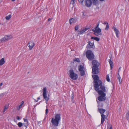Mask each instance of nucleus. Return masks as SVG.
<instances>
[{
    "instance_id": "obj_3",
    "label": "nucleus",
    "mask_w": 129,
    "mask_h": 129,
    "mask_svg": "<svg viewBox=\"0 0 129 129\" xmlns=\"http://www.w3.org/2000/svg\"><path fill=\"white\" fill-rule=\"evenodd\" d=\"M99 89L98 91V93H106V92L107 91L106 90L105 87L104 85L102 84V82L101 81H99Z\"/></svg>"
},
{
    "instance_id": "obj_25",
    "label": "nucleus",
    "mask_w": 129,
    "mask_h": 129,
    "mask_svg": "<svg viewBox=\"0 0 129 129\" xmlns=\"http://www.w3.org/2000/svg\"><path fill=\"white\" fill-rule=\"evenodd\" d=\"M8 106L7 105H6L4 107V110L3 111V113L4 112H5L7 110V109L8 108Z\"/></svg>"
},
{
    "instance_id": "obj_51",
    "label": "nucleus",
    "mask_w": 129,
    "mask_h": 129,
    "mask_svg": "<svg viewBox=\"0 0 129 129\" xmlns=\"http://www.w3.org/2000/svg\"><path fill=\"white\" fill-rule=\"evenodd\" d=\"M26 127H27V126H25Z\"/></svg>"
},
{
    "instance_id": "obj_5",
    "label": "nucleus",
    "mask_w": 129,
    "mask_h": 129,
    "mask_svg": "<svg viewBox=\"0 0 129 129\" xmlns=\"http://www.w3.org/2000/svg\"><path fill=\"white\" fill-rule=\"evenodd\" d=\"M68 74L72 79L75 80L78 78V75L75 73L73 70L71 69L69 70L68 72Z\"/></svg>"
},
{
    "instance_id": "obj_7",
    "label": "nucleus",
    "mask_w": 129,
    "mask_h": 129,
    "mask_svg": "<svg viewBox=\"0 0 129 129\" xmlns=\"http://www.w3.org/2000/svg\"><path fill=\"white\" fill-rule=\"evenodd\" d=\"M98 93L99 95L100 96L98 97V100H96V101L98 103L99 102L98 101H103L106 100V93Z\"/></svg>"
},
{
    "instance_id": "obj_30",
    "label": "nucleus",
    "mask_w": 129,
    "mask_h": 129,
    "mask_svg": "<svg viewBox=\"0 0 129 129\" xmlns=\"http://www.w3.org/2000/svg\"><path fill=\"white\" fill-rule=\"evenodd\" d=\"M17 124L19 127H21L23 125L22 123L21 122H19Z\"/></svg>"
},
{
    "instance_id": "obj_16",
    "label": "nucleus",
    "mask_w": 129,
    "mask_h": 129,
    "mask_svg": "<svg viewBox=\"0 0 129 129\" xmlns=\"http://www.w3.org/2000/svg\"><path fill=\"white\" fill-rule=\"evenodd\" d=\"M94 46L93 43H91L90 42H89L88 44H87L86 46V48H93Z\"/></svg>"
},
{
    "instance_id": "obj_15",
    "label": "nucleus",
    "mask_w": 129,
    "mask_h": 129,
    "mask_svg": "<svg viewBox=\"0 0 129 129\" xmlns=\"http://www.w3.org/2000/svg\"><path fill=\"white\" fill-rule=\"evenodd\" d=\"M77 20V18H75L70 19L69 20L70 23L71 24L72 23H75L76 22Z\"/></svg>"
},
{
    "instance_id": "obj_2",
    "label": "nucleus",
    "mask_w": 129,
    "mask_h": 129,
    "mask_svg": "<svg viewBox=\"0 0 129 129\" xmlns=\"http://www.w3.org/2000/svg\"><path fill=\"white\" fill-rule=\"evenodd\" d=\"M61 117L60 114H56L55 115V118H52L51 122L52 124L54 126H58L59 122L60 120Z\"/></svg>"
},
{
    "instance_id": "obj_18",
    "label": "nucleus",
    "mask_w": 129,
    "mask_h": 129,
    "mask_svg": "<svg viewBox=\"0 0 129 129\" xmlns=\"http://www.w3.org/2000/svg\"><path fill=\"white\" fill-rule=\"evenodd\" d=\"M6 41L10 40L12 38V36L11 35H8L5 36L4 37Z\"/></svg>"
},
{
    "instance_id": "obj_32",
    "label": "nucleus",
    "mask_w": 129,
    "mask_h": 129,
    "mask_svg": "<svg viewBox=\"0 0 129 129\" xmlns=\"http://www.w3.org/2000/svg\"><path fill=\"white\" fill-rule=\"evenodd\" d=\"M75 0H72L71 2V4L73 5L75 3Z\"/></svg>"
},
{
    "instance_id": "obj_36",
    "label": "nucleus",
    "mask_w": 129,
    "mask_h": 129,
    "mask_svg": "<svg viewBox=\"0 0 129 129\" xmlns=\"http://www.w3.org/2000/svg\"><path fill=\"white\" fill-rule=\"evenodd\" d=\"M23 119L24 120V122H26V124H27L28 123L27 120V119H24V118H23Z\"/></svg>"
},
{
    "instance_id": "obj_11",
    "label": "nucleus",
    "mask_w": 129,
    "mask_h": 129,
    "mask_svg": "<svg viewBox=\"0 0 129 129\" xmlns=\"http://www.w3.org/2000/svg\"><path fill=\"white\" fill-rule=\"evenodd\" d=\"M85 5L88 7H90L91 6L92 3L91 0H85Z\"/></svg>"
},
{
    "instance_id": "obj_21",
    "label": "nucleus",
    "mask_w": 129,
    "mask_h": 129,
    "mask_svg": "<svg viewBox=\"0 0 129 129\" xmlns=\"http://www.w3.org/2000/svg\"><path fill=\"white\" fill-rule=\"evenodd\" d=\"M5 60L4 58H2L0 60V65L2 66L5 63Z\"/></svg>"
},
{
    "instance_id": "obj_24",
    "label": "nucleus",
    "mask_w": 129,
    "mask_h": 129,
    "mask_svg": "<svg viewBox=\"0 0 129 129\" xmlns=\"http://www.w3.org/2000/svg\"><path fill=\"white\" fill-rule=\"evenodd\" d=\"M73 61H76L78 62H80V60L78 58H75L73 59Z\"/></svg>"
},
{
    "instance_id": "obj_38",
    "label": "nucleus",
    "mask_w": 129,
    "mask_h": 129,
    "mask_svg": "<svg viewBox=\"0 0 129 129\" xmlns=\"http://www.w3.org/2000/svg\"><path fill=\"white\" fill-rule=\"evenodd\" d=\"M99 23H97V25L96 27L95 28V29L100 28H99Z\"/></svg>"
},
{
    "instance_id": "obj_50",
    "label": "nucleus",
    "mask_w": 129,
    "mask_h": 129,
    "mask_svg": "<svg viewBox=\"0 0 129 129\" xmlns=\"http://www.w3.org/2000/svg\"><path fill=\"white\" fill-rule=\"evenodd\" d=\"M104 24H106V22H105V23H104Z\"/></svg>"
},
{
    "instance_id": "obj_9",
    "label": "nucleus",
    "mask_w": 129,
    "mask_h": 129,
    "mask_svg": "<svg viewBox=\"0 0 129 129\" xmlns=\"http://www.w3.org/2000/svg\"><path fill=\"white\" fill-rule=\"evenodd\" d=\"M43 95L44 99L46 101V103L49 100V98L47 95V88L46 87H44L43 89Z\"/></svg>"
},
{
    "instance_id": "obj_4",
    "label": "nucleus",
    "mask_w": 129,
    "mask_h": 129,
    "mask_svg": "<svg viewBox=\"0 0 129 129\" xmlns=\"http://www.w3.org/2000/svg\"><path fill=\"white\" fill-rule=\"evenodd\" d=\"M92 77L94 80V89L96 90H98L99 89V81L101 80H99V77L97 75H92Z\"/></svg>"
},
{
    "instance_id": "obj_22",
    "label": "nucleus",
    "mask_w": 129,
    "mask_h": 129,
    "mask_svg": "<svg viewBox=\"0 0 129 129\" xmlns=\"http://www.w3.org/2000/svg\"><path fill=\"white\" fill-rule=\"evenodd\" d=\"M109 62L110 64L111 68L112 69L113 66V63L112 61H111V59L109 60Z\"/></svg>"
},
{
    "instance_id": "obj_13",
    "label": "nucleus",
    "mask_w": 129,
    "mask_h": 129,
    "mask_svg": "<svg viewBox=\"0 0 129 129\" xmlns=\"http://www.w3.org/2000/svg\"><path fill=\"white\" fill-rule=\"evenodd\" d=\"M88 28H83L82 29L81 31H78V34L79 35L83 34L85 31L88 29Z\"/></svg>"
},
{
    "instance_id": "obj_19",
    "label": "nucleus",
    "mask_w": 129,
    "mask_h": 129,
    "mask_svg": "<svg viewBox=\"0 0 129 129\" xmlns=\"http://www.w3.org/2000/svg\"><path fill=\"white\" fill-rule=\"evenodd\" d=\"M93 4L94 5L96 6L98 4V0H91Z\"/></svg>"
},
{
    "instance_id": "obj_44",
    "label": "nucleus",
    "mask_w": 129,
    "mask_h": 129,
    "mask_svg": "<svg viewBox=\"0 0 129 129\" xmlns=\"http://www.w3.org/2000/svg\"><path fill=\"white\" fill-rule=\"evenodd\" d=\"M3 83H1L0 84V86H2V85H3Z\"/></svg>"
},
{
    "instance_id": "obj_14",
    "label": "nucleus",
    "mask_w": 129,
    "mask_h": 129,
    "mask_svg": "<svg viewBox=\"0 0 129 129\" xmlns=\"http://www.w3.org/2000/svg\"><path fill=\"white\" fill-rule=\"evenodd\" d=\"M113 29L114 30V31L116 34V37L118 38L119 37V30L115 27H114L113 28Z\"/></svg>"
},
{
    "instance_id": "obj_48",
    "label": "nucleus",
    "mask_w": 129,
    "mask_h": 129,
    "mask_svg": "<svg viewBox=\"0 0 129 129\" xmlns=\"http://www.w3.org/2000/svg\"><path fill=\"white\" fill-rule=\"evenodd\" d=\"M12 1H15V0H11Z\"/></svg>"
},
{
    "instance_id": "obj_20",
    "label": "nucleus",
    "mask_w": 129,
    "mask_h": 129,
    "mask_svg": "<svg viewBox=\"0 0 129 129\" xmlns=\"http://www.w3.org/2000/svg\"><path fill=\"white\" fill-rule=\"evenodd\" d=\"M99 110L100 113L101 114H103L106 111V110L105 109H102V108H101V109L99 108Z\"/></svg>"
},
{
    "instance_id": "obj_47",
    "label": "nucleus",
    "mask_w": 129,
    "mask_h": 129,
    "mask_svg": "<svg viewBox=\"0 0 129 129\" xmlns=\"http://www.w3.org/2000/svg\"><path fill=\"white\" fill-rule=\"evenodd\" d=\"M104 0H100V1H104Z\"/></svg>"
},
{
    "instance_id": "obj_35",
    "label": "nucleus",
    "mask_w": 129,
    "mask_h": 129,
    "mask_svg": "<svg viewBox=\"0 0 129 129\" xmlns=\"http://www.w3.org/2000/svg\"><path fill=\"white\" fill-rule=\"evenodd\" d=\"M109 28V26L108 25V23H107V24L106 25V27L105 28V29L106 30H107Z\"/></svg>"
},
{
    "instance_id": "obj_23",
    "label": "nucleus",
    "mask_w": 129,
    "mask_h": 129,
    "mask_svg": "<svg viewBox=\"0 0 129 129\" xmlns=\"http://www.w3.org/2000/svg\"><path fill=\"white\" fill-rule=\"evenodd\" d=\"M91 39H92L94 40L97 41H99L100 40V38L96 37H91Z\"/></svg>"
},
{
    "instance_id": "obj_31",
    "label": "nucleus",
    "mask_w": 129,
    "mask_h": 129,
    "mask_svg": "<svg viewBox=\"0 0 129 129\" xmlns=\"http://www.w3.org/2000/svg\"><path fill=\"white\" fill-rule=\"evenodd\" d=\"M46 107L47 109L46 110L45 112V115H46V116L47 115V113H48V108H47V106H46Z\"/></svg>"
},
{
    "instance_id": "obj_41",
    "label": "nucleus",
    "mask_w": 129,
    "mask_h": 129,
    "mask_svg": "<svg viewBox=\"0 0 129 129\" xmlns=\"http://www.w3.org/2000/svg\"><path fill=\"white\" fill-rule=\"evenodd\" d=\"M16 119L17 120H20V118H19V117L18 116H16Z\"/></svg>"
},
{
    "instance_id": "obj_46",
    "label": "nucleus",
    "mask_w": 129,
    "mask_h": 129,
    "mask_svg": "<svg viewBox=\"0 0 129 129\" xmlns=\"http://www.w3.org/2000/svg\"><path fill=\"white\" fill-rule=\"evenodd\" d=\"M34 100H35V102H37L38 101V100H36V99H35Z\"/></svg>"
},
{
    "instance_id": "obj_29",
    "label": "nucleus",
    "mask_w": 129,
    "mask_h": 129,
    "mask_svg": "<svg viewBox=\"0 0 129 129\" xmlns=\"http://www.w3.org/2000/svg\"><path fill=\"white\" fill-rule=\"evenodd\" d=\"M106 79L107 80L108 82L110 81V79H109V75L108 74L106 76Z\"/></svg>"
},
{
    "instance_id": "obj_12",
    "label": "nucleus",
    "mask_w": 129,
    "mask_h": 129,
    "mask_svg": "<svg viewBox=\"0 0 129 129\" xmlns=\"http://www.w3.org/2000/svg\"><path fill=\"white\" fill-rule=\"evenodd\" d=\"M35 45V44L32 41H31L29 42L27 45L29 47V49L30 50H31Z\"/></svg>"
},
{
    "instance_id": "obj_42",
    "label": "nucleus",
    "mask_w": 129,
    "mask_h": 129,
    "mask_svg": "<svg viewBox=\"0 0 129 129\" xmlns=\"http://www.w3.org/2000/svg\"><path fill=\"white\" fill-rule=\"evenodd\" d=\"M52 18H49L48 19V21H50V20H52Z\"/></svg>"
},
{
    "instance_id": "obj_17",
    "label": "nucleus",
    "mask_w": 129,
    "mask_h": 129,
    "mask_svg": "<svg viewBox=\"0 0 129 129\" xmlns=\"http://www.w3.org/2000/svg\"><path fill=\"white\" fill-rule=\"evenodd\" d=\"M101 125L102 124L104 121L105 118V116L104 114H102L101 115Z\"/></svg>"
},
{
    "instance_id": "obj_28",
    "label": "nucleus",
    "mask_w": 129,
    "mask_h": 129,
    "mask_svg": "<svg viewBox=\"0 0 129 129\" xmlns=\"http://www.w3.org/2000/svg\"><path fill=\"white\" fill-rule=\"evenodd\" d=\"M6 40L5 39L4 37L3 38H2L0 40V43H2L4 42L5 41H6Z\"/></svg>"
},
{
    "instance_id": "obj_34",
    "label": "nucleus",
    "mask_w": 129,
    "mask_h": 129,
    "mask_svg": "<svg viewBox=\"0 0 129 129\" xmlns=\"http://www.w3.org/2000/svg\"><path fill=\"white\" fill-rule=\"evenodd\" d=\"M22 106L21 105H20L19 106H18L17 107V109L18 110H19L22 107Z\"/></svg>"
},
{
    "instance_id": "obj_37",
    "label": "nucleus",
    "mask_w": 129,
    "mask_h": 129,
    "mask_svg": "<svg viewBox=\"0 0 129 129\" xmlns=\"http://www.w3.org/2000/svg\"><path fill=\"white\" fill-rule=\"evenodd\" d=\"M79 2L80 3H81V4H82L84 0H78Z\"/></svg>"
},
{
    "instance_id": "obj_10",
    "label": "nucleus",
    "mask_w": 129,
    "mask_h": 129,
    "mask_svg": "<svg viewBox=\"0 0 129 129\" xmlns=\"http://www.w3.org/2000/svg\"><path fill=\"white\" fill-rule=\"evenodd\" d=\"M92 30L94 32V34L96 36H98L101 35V30L100 28L93 29H92Z\"/></svg>"
},
{
    "instance_id": "obj_33",
    "label": "nucleus",
    "mask_w": 129,
    "mask_h": 129,
    "mask_svg": "<svg viewBox=\"0 0 129 129\" xmlns=\"http://www.w3.org/2000/svg\"><path fill=\"white\" fill-rule=\"evenodd\" d=\"M79 28V26L77 25L75 27V30H77Z\"/></svg>"
},
{
    "instance_id": "obj_8",
    "label": "nucleus",
    "mask_w": 129,
    "mask_h": 129,
    "mask_svg": "<svg viewBox=\"0 0 129 129\" xmlns=\"http://www.w3.org/2000/svg\"><path fill=\"white\" fill-rule=\"evenodd\" d=\"M78 70L80 72V75L82 76H84L85 74V69L84 66L80 65L78 66Z\"/></svg>"
},
{
    "instance_id": "obj_43",
    "label": "nucleus",
    "mask_w": 129,
    "mask_h": 129,
    "mask_svg": "<svg viewBox=\"0 0 129 129\" xmlns=\"http://www.w3.org/2000/svg\"><path fill=\"white\" fill-rule=\"evenodd\" d=\"M4 93H1L0 94V95L1 96H4Z\"/></svg>"
},
{
    "instance_id": "obj_1",
    "label": "nucleus",
    "mask_w": 129,
    "mask_h": 129,
    "mask_svg": "<svg viewBox=\"0 0 129 129\" xmlns=\"http://www.w3.org/2000/svg\"><path fill=\"white\" fill-rule=\"evenodd\" d=\"M93 66L92 67V72L93 74H97L99 73V63L96 60H93L92 62Z\"/></svg>"
},
{
    "instance_id": "obj_39",
    "label": "nucleus",
    "mask_w": 129,
    "mask_h": 129,
    "mask_svg": "<svg viewBox=\"0 0 129 129\" xmlns=\"http://www.w3.org/2000/svg\"><path fill=\"white\" fill-rule=\"evenodd\" d=\"M129 112H127V113H126V117H128V116H129Z\"/></svg>"
},
{
    "instance_id": "obj_45",
    "label": "nucleus",
    "mask_w": 129,
    "mask_h": 129,
    "mask_svg": "<svg viewBox=\"0 0 129 129\" xmlns=\"http://www.w3.org/2000/svg\"><path fill=\"white\" fill-rule=\"evenodd\" d=\"M40 97H38V98H37V99L38 100H40Z\"/></svg>"
},
{
    "instance_id": "obj_40",
    "label": "nucleus",
    "mask_w": 129,
    "mask_h": 129,
    "mask_svg": "<svg viewBox=\"0 0 129 129\" xmlns=\"http://www.w3.org/2000/svg\"><path fill=\"white\" fill-rule=\"evenodd\" d=\"M24 102L23 101H22L20 103V105H22V106L24 104Z\"/></svg>"
},
{
    "instance_id": "obj_49",
    "label": "nucleus",
    "mask_w": 129,
    "mask_h": 129,
    "mask_svg": "<svg viewBox=\"0 0 129 129\" xmlns=\"http://www.w3.org/2000/svg\"><path fill=\"white\" fill-rule=\"evenodd\" d=\"M120 68H119V70H120Z\"/></svg>"
},
{
    "instance_id": "obj_27",
    "label": "nucleus",
    "mask_w": 129,
    "mask_h": 129,
    "mask_svg": "<svg viewBox=\"0 0 129 129\" xmlns=\"http://www.w3.org/2000/svg\"><path fill=\"white\" fill-rule=\"evenodd\" d=\"M11 15H9L8 16H6L5 18L6 20H8L10 19L11 17Z\"/></svg>"
},
{
    "instance_id": "obj_26",
    "label": "nucleus",
    "mask_w": 129,
    "mask_h": 129,
    "mask_svg": "<svg viewBox=\"0 0 129 129\" xmlns=\"http://www.w3.org/2000/svg\"><path fill=\"white\" fill-rule=\"evenodd\" d=\"M118 79L119 82V83H120L122 81V80H121V77H120L119 75V76L118 78Z\"/></svg>"
},
{
    "instance_id": "obj_6",
    "label": "nucleus",
    "mask_w": 129,
    "mask_h": 129,
    "mask_svg": "<svg viewBox=\"0 0 129 129\" xmlns=\"http://www.w3.org/2000/svg\"><path fill=\"white\" fill-rule=\"evenodd\" d=\"M86 57L89 60H91L94 59V55L91 51L88 50L86 53Z\"/></svg>"
}]
</instances>
